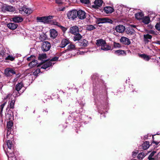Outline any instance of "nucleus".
I'll return each instance as SVG.
<instances>
[{
	"instance_id": "22",
	"label": "nucleus",
	"mask_w": 160,
	"mask_h": 160,
	"mask_svg": "<svg viewBox=\"0 0 160 160\" xmlns=\"http://www.w3.org/2000/svg\"><path fill=\"white\" fill-rule=\"evenodd\" d=\"M15 98L14 97L13 100L11 101L10 102H9V105L8 106V107L7 108V110H8V108L9 107L11 109H13L14 108V105L15 102Z\"/></svg>"
},
{
	"instance_id": "9",
	"label": "nucleus",
	"mask_w": 160,
	"mask_h": 160,
	"mask_svg": "<svg viewBox=\"0 0 160 160\" xmlns=\"http://www.w3.org/2000/svg\"><path fill=\"white\" fill-rule=\"evenodd\" d=\"M102 0H95L92 7L95 8H98L102 5Z\"/></svg>"
},
{
	"instance_id": "58",
	"label": "nucleus",
	"mask_w": 160,
	"mask_h": 160,
	"mask_svg": "<svg viewBox=\"0 0 160 160\" xmlns=\"http://www.w3.org/2000/svg\"><path fill=\"white\" fill-rule=\"evenodd\" d=\"M10 2L11 3H13L16 2V0H10Z\"/></svg>"
},
{
	"instance_id": "6",
	"label": "nucleus",
	"mask_w": 160,
	"mask_h": 160,
	"mask_svg": "<svg viewBox=\"0 0 160 160\" xmlns=\"http://www.w3.org/2000/svg\"><path fill=\"white\" fill-rule=\"evenodd\" d=\"M86 13L81 10L77 11V17L81 19H83L86 18Z\"/></svg>"
},
{
	"instance_id": "33",
	"label": "nucleus",
	"mask_w": 160,
	"mask_h": 160,
	"mask_svg": "<svg viewBox=\"0 0 160 160\" xmlns=\"http://www.w3.org/2000/svg\"><path fill=\"white\" fill-rule=\"evenodd\" d=\"M150 21V19L149 17L146 16L142 18V22L144 23L147 24L149 23Z\"/></svg>"
},
{
	"instance_id": "26",
	"label": "nucleus",
	"mask_w": 160,
	"mask_h": 160,
	"mask_svg": "<svg viewBox=\"0 0 160 160\" xmlns=\"http://www.w3.org/2000/svg\"><path fill=\"white\" fill-rule=\"evenodd\" d=\"M139 56L140 57L146 61H148L151 58L149 56L145 54H140Z\"/></svg>"
},
{
	"instance_id": "43",
	"label": "nucleus",
	"mask_w": 160,
	"mask_h": 160,
	"mask_svg": "<svg viewBox=\"0 0 160 160\" xmlns=\"http://www.w3.org/2000/svg\"><path fill=\"white\" fill-rule=\"evenodd\" d=\"M34 56L31 55V56L27 58V60L28 61H30L31 60L33 61L34 60Z\"/></svg>"
},
{
	"instance_id": "12",
	"label": "nucleus",
	"mask_w": 160,
	"mask_h": 160,
	"mask_svg": "<svg viewBox=\"0 0 160 160\" xmlns=\"http://www.w3.org/2000/svg\"><path fill=\"white\" fill-rule=\"evenodd\" d=\"M6 142L7 145L8 147L7 149V152H9L10 150H11L12 148L13 147V144L12 141L10 140H7Z\"/></svg>"
},
{
	"instance_id": "19",
	"label": "nucleus",
	"mask_w": 160,
	"mask_h": 160,
	"mask_svg": "<svg viewBox=\"0 0 160 160\" xmlns=\"http://www.w3.org/2000/svg\"><path fill=\"white\" fill-rule=\"evenodd\" d=\"M12 21L15 22H22L23 19L21 17L18 16H16L12 18Z\"/></svg>"
},
{
	"instance_id": "40",
	"label": "nucleus",
	"mask_w": 160,
	"mask_h": 160,
	"mask_svg": "<svg viewBox=\"0 0 160 160\" xmlns=\"http://www.w3.org/2000/svg\"><path fill=\"white\" fill-rule=\"evenodd\" d=\"M5 53L4 50H2L0 51V55L2 58H6V57L5 56Z\"/></svg>"
},
{
	"instance_id": "56",
	"label": "nucleus",
	"mask_w": 160,
	"mask_h": 160,
	"mask_svg": "<svg viewBox=\"0 0 160 160\" xmlns=\"http://www.w3.org/2000/svg\"><path fill=\"white\" fill-rule=\"evenodd\" d=\"M153 142L155 143L156 145H158L159 143V142H155L153 141Z\"/></svg>"
},
{
	"instance_id": "11",
	"label": "nucleus",
	"mask_w": 160,
	"mask_h": 160,
	"mask_svg": "<svg viewBox=\"0 0 160 160\" xmlns=\"http://www.w3.org/2000/svg\"><path fill=\"white\" fill-rule=\"evenodd\" d=\"M70 32L72 34L75 35L79 32L78 28L76 26L71 27L70 28Z\"/></svg>"
},
{
	"instance_id": "45",
	"label": "nucleus",
	"mask_w": 160,
	"mask_h": 160,
	"mask_svg": "<svg viewBox=\"0 0 160 160\" xmlns=\"http://www.w3.org/2000/svg\"><path fill=\"white\" fill-rule=\"evenodd\" d=\"M155 28L158 30L160 31V23H158L156 24Z\"/></svg>"
},
{
	"instance_id": "25",
	"label": "nucleus",
	"mask_w": 160,
	"mask_h": 160,
	"mask_svg": "<svg viewBox=\"0 0 160 160\" xmlns=\"http://www.w3.org/2000/svg\"><path fill=\"white\" fill-rule=\"evenodd\" d=\"M74 35L75 36H74L73 39V40L74 41H79L82 37V35H81L79 33V32Z\"/></svg>"
},
{
	"instance_id": "52",
	"label": "nucleus",
	"mask_w": 160,
	"mask_h": 160,
	"mask_svg": "<svg viewBox=\"0 0 160 160\" xmlns=\"http://www.w3.org/2000/svg\"><path fill=\"white\" fill-rule=\"evenodd\" d=\"M60 27L61 28V29H62V30L63 31V32H65L66 30H67V29L66 28H65L62 26L61 25V26H60Z\"/></svg>"
},
{
	"instance_id": "29",
	"label": "nucleus",
	"mask_w": 160,
	"mask_h": 160,
	"mask_svg": "<svg viewBox=\"0 0 160 160\" xmlns=\"http://www.w3.org/2000/svg\"><path fill=\"white\" fill-rule=\"evenodd\" d=\"M101 50L104 51H108L111 49V47L109 45H107L106 42L105 45H104L102 47H101Z\"/></svg>"
},
{
	"instance_id": "54",
	"label": "nucleus",
	"mask_w": 160,
	"mask_h": 160,
	"mask_svg": "<svg viewBox=\"0 0 160 160\" xmlns=\"http://www.w3.org/2000/svg\"><path fill=\"white\" fill-rule=\"evenodd\" d=\"M130 26L131 27L134 28L135 29H137V28H136V26L135 25L132 24Z\"/></svg>"
},
{
	"instance_id": "32",
	"label": "nucleus",
	"mask_w": 160,
	"mask_h": 160,
	"mask_svg": "<svg viewBox=\"0 0 160 160\" xmlns=\"http://www.w3.org/2000/svg\"><path fill=\"white\" fill-rule=\"evenodd\" d=\"M11 150H10V152H8V154H7V155L8 157L9 158H11V159L12 160H16V157L15 156V155L13 153H11V152H10Z\"/></svg>"
},
{
	"instance_id": "39",
	"label": "nucleus",
	"mask_w": 160,
	"mask_h": 160,
	"mask_svg": "<svg viewBox=\"0 0 160 160\" xmlns=\"http://www.w3.org/2000/svg\"><path fill=\"white\" fill-rule=\"evenodd\" d=\"M113 47L114 48H120L121 47V44L119 43L116 42H113Z\"/></svg>"
},
{
	"instance_id": "50",
	"label": "nucleus",
	"mask_w": 160,
	"mask_h": 160,
	"mask_svg": "<svg viewBox=\"0 0 160 160\" xmlns=\"http://www.w3.org/2000/svg\"><path fill=\"white\" fill-rule=\"evenodd\" d=\"M53 24L54 25H57L59 27L61 26V25L60 24V23L56 22H54Z\"/></svg>"
},
{
	"instance_id": "14",
	"label": "nucleus",
	"mask_w": 160,
	"mask_h": 160,
	"mask_svg": "<svg viewBox=\"0 0 160 160\" xmlns=\"http://www.w3.org/2000/svg\"><path fill=\"white\" fill-rule=\"evenodd\" d=\"M98 21L99 22L101 23L106 22L111 23L112 22V21L111 20L107 18H99Z\"/></svg>"
},
{
	"instance_id": "24",
	"label": "nucleus",
	"mask_w": 160,
	"mask_h": 160,
	"mask_svg": "<svg viewBox=\"0 0 160 160\" xmlns=\"http://www.w3.org/2000/svg\"><path fill=\"white\" fill-rule=\"evenodd\" d=\"M21 9L22 11H23L25 13L27 14H29L32 12V11L30 9L26 8L24 7L22 8Z\"/></svg>"
},
{
	"instance_id": "36",
	"label": "nucleus",
	"mask_w": 160,
	"mask_h": 160,
	"mask_svg": "<svg viewBox=\"0 0 160 160\" xmlns=\"http://www.w3.org/2000/svg\"><path fill=\"white\" fill-rule=\"evenodd\" d=\"M47 58V56L46 54H39L38 57V60L43 61V59Z\"/></svg>"
},
{
	"instance_id": "20",
	"label": "nucleus",
	"mask_w": 160,
	"mask_h": 160,
	"mask_svg": "<svg viewBox=\"0 0 160 160\" xmlns=\"http://www.w3.org/2000/svg\"><path fill=\"white\" fill-rule=\"evenodd\" d=\"M114 53L118 56L126 55V54L125 51L120 50L115 51L114 52Z\"/></svg>"
},
{
	"instance_id": "10",
	"label": "nucleus",
	"mask_w": 160,
	"mask_h": 160,
	"mask_svg": "<svg viewBox=\"0 0 160 160\" xmlns=\"http://www.w3.org/2000/svg\"><path fill=\"white\" fill-rule=\"evenodd\" d=\"M125 30V27L122 25L117 26L115 28V30L119 33H122Z\"/></svg>"
},
{
	"instance_id": "41",
	"label": "nucleus",
	"mask_w": 160,
	"mask_h": 160,
	"mask_svg": "<svg viewBox=\"0 0 160 160\" xmlns=\"http://www.w3.org/2000/svg\"><path fill=\"white\" fill-rule=\"evenodd\" d=\"M40 72V69H37L34 72L33 74L35 76H37L38 74Z\"/></svg>"
},
{
	"instance_id": "38",
	"label": "nucleus",
	"mask_w": 160,
	"mask_h": 160,
	"mask_svg": "<svg viewBox=\"0 0 160 160\" xmlns=\"http://www.w3.org/2000/svg\"><path fill=\"white\" fill-rule=\"evenodd\" d=\"M146 156V154L143 152L139 153L138 156V158L139 159H142Z\"/></svg>"
},
{
	"instance_id": "17",
	"label": "nucleus",
	"mask_w": 160,
	"mask_h": 160,
	"mask_svg": "<svg viewBox=\"0 0 160 160\" xmlns=\"http://www.w3.org/2000/svg\"><path fill=\"white\" fill-rule=\"evenodd\" d=\"M7 26L11 29L14 30L17 28L18 25L14 23H9L8 24Z\"/></svg>"
},
{
	"instance_id": "31",
	"label": "nucleus",
	"mask_w": 160,
	"mask_h": 160,
	"mask_svg": "<svg viewBox=\"0 0 160 160\" xmlns=\"http://www.w3.org/2000/svg\"><path fill=\"white\" fill-rule=\"evenodd\" d=\"M143 16V14L142 12H138L135 14L136 18L139 20L142 18Z\"/></svg>"
},
{
	"instance_id": "48",
	"label": "nucleus",
	"mask_w": 160,
	"mask_h": 160,
	"mask_svg": "<svg viewBox=\"0 0 160 160\" xmlns=\"http://www.w3.org/2000/svg\"><path fill=\"white\" fill-rule=\"evenodd\" d=\"M55 2L58 4H62L63 3V2L62 0H55Z\"/></svg>"
},
{
	"instance_id": "13",
	"label": "nucleus",
	"mask_w": 160,
	"mask_h": 160,
	"mask_svg": "<svg viewBox=\"0 0 160 160\" xmlns=\"http://www.w3.org/2000/svg\"><path fill=\"white\" fill-rule=\"evenodd\" d=\"M106 41L105 40L102 39H99L97 40L96 44L98 47H102V46L106 43Z\"/></svg>"
},
{
	"instance_id": "42",
	"label": "nucleus",
	"mask_w": 160,
	"mask_h": 160,
	"mask_svg": "<svg viewBox=\"0 0 160 160\" xmlns=\"http://www.w3.org/2000/svg\"><path fill=\"white\" fill-rule=\"evenodd\" d=\"M7 59L11 61H13L14 60V58L12 56H8V57L6 58Z\"/></svg>"
},
{
	"instance_id": "59",
	"label": "nucleus",
	"mask_w": 160,
	"mask_h": 160,
	"mask_svg": "<svg viewBox=\"0 0 160 160\" xmlns=\"http://www.w3.org/2000/svg\"><path fill=\"white\" fill-rule=\"evenodd\" d=\"M3 107H2V106H0V110H1V112H2L3 109Z\"/></svg>"
},
{
	"instance_id": "5",
	"label": "nucleus",
	"mask_w": 160,
	"mask_h": 160,
	"mask_svg": "<svg viewBox=\"0 0 160 160\" xmlns=\"http://www.w3.org/2000/svg\"><path fill=\"white\" fill-rule=\"evenodd\" d=\"M2 9L4 11L13 12L15 8L12 6L7 5H5L2 8Z\"/></svg>"
},
{
	"instance_id": "1",
	"label": "nucleus",
	"mask_w": 160,
	"mask_h": 160,
	"mask_svg": "<svg viewBox=\"0 0 160 160\" xmlns=\"http://www.w3.org/2000/svg\"><path fill=\"white\" fill-rule=\"evenodd\" d=\"M52 16H50L40 17H38L37 18V20L38 21L42 22L44 23H47L49 22L50 19L52 18Z\"/></svg>"
},
{
	"instance_id": "47",
	"label": "nucleus",
	"mask_w": 160,
	"mask_h": 160,
	"mask_svg": "<svg viewBox=\"0 0 160 160\" xmlns=\"http://www.w3.org/2000/svg\"><path fill=\"white\" fill-rule=\"evenodd\" d=\"M58 58L57 57H55L53 58H52L50 61H51V62L52 61H55L58 60Z\"/></svg>"
},
{
	"instance_id": "57",
	"label": "nucleus",
	"mask_w": 160,
	"mask_h": 160,
	"mask_svg": "<svg viewBox=\"0 0 160 160\" xmlns=\"http://www.w3.org/2000/svg\"><path fill=\"white\" fill-rule=\"evenodd\" d=\"M6 102H5L3 103V104H2L1 106L4 108L5 105H6Z\"/></svg>"
},
{
	"instance_id": "63",
	"label": "nucleus",
	"mask_w": 160,
	"mask_h": 160,
	"mask_svg": "<svg viewBox=\"0 0 160 160\" xmlns=\"http://www.w3.org/2000/svg\"><path fill=\"white\" fill-rule=\"evenodd\" d=\"M82 52L83 53V52H81L80 54H82V53H81Z\"/></svg>"
},
{
	"instance_id": "23",
	"label": "nucleus",
	"mask_w": 160,
	"mask_h": 160,
	"mask_svg": "<svg viewBox=\"0 0 160 160\" xmlns=\"http://www.w3.org/2000/svg\"><path fill=\"white\" fill-rule=\"evenodd\" d=\"M144 41L145 43H148L149 42L148 39H151L152 38V36L149 34H144L143 36Z\"/></svg>"
},
{
	"instance_id": "35",
	"label": "nucleus",
	"mask_w": 160,
	"mask_h": 160,
	"mask_svg": "<svg viewBox=\"0 0 160 160\" xmlns=\"http://www.w3.org/2000/svg\"><path fill=\"white\" fill-rule=\"evenodd\" d=\"M23 86L22 82H20L17 84L16 86V90L18 92L20 90Z\"/></svg>"
},
{
	"instance_id": "53",
	"label": "nucleus",
	"mask_w": 160,
	"mask_h": 160,
	"mask_svg": "<svg viewBox=\"0 0 160 160\" xmlns=\"http://www.w3.org/2000/svg\"><path fill=\"white\" fill-rule=\"evenodd\" d=\"M154 43L157 44L159 45H160V41H156L153 42Z\"/></svg>"
},
{
	"instance_id": "7",
	"label": "nucleus",
	"mask_w": 160,
	"mask_h": 160,
	"mask_svg": "<svg viewBox=\"0 0 160 160\" xmlns=\"http://www.w3.org/2000/svg\"><path fill=\"white\" fill-rule=\"evenodd\" d=\"M16 73L12 69L8 68L5 70V74L7 76H10Z\"/></svg>"
},
{
	"instance_id": "3",
	"label": "nucleus",
	"mask_w": 160,
	"mask_h": 160,
	"mask_svg": "<svg viewBox=\"0 0 160 160\" xmlns=\"http://www.w3.org/2000/svg\"><path fill=\"white\" fill-rule=\"evenodd\" d=\"M67 15L69 19H74L77 17V11L76 10H73L68 12Z\"/></svg>"
},
{
	"instance_id": "34",
	"label": "nucleus",
	"mask_w": 160,
	"mask_h": 160,
	"mask_svg": "<svg viewBox=\"0 0 160 160\" xmlns=\"http://www.w3.org/2000/svg\"><path fill=\"white\" fill-rule=\"evenodd\" d=\"M150 146L149 142L148 141L144 142L142 144V148L144 150H146L149 148Z\"/></svg>"
},
{
	"instance_id": "61",
	"label": "nucleus",
	"mask_w": 160,
	"mask_h": 160,
	"mask_svg": "<svg viewBox=\"0 0 160 160\" xmlns=\"http://www.w3.org/2000/svg\"><path fill=\"white\" fill-rule=\"evenodd\" d=\"M9 96H12V95H10V94H8V95H7V98H8V97H9Z\"/></svg>"
},
{
	"instance_id": "8",
	"label": "nucleus",
	"mask_w": 160,
	"mask_h": 160,
	"mask_svg": "<svg viewBox=\"0 0 160 160\" xmlns=\"http://www.w3.org/2000/svg\"><path fill=\"white\" fill-rule=\"evenodd\" d=\"M120 42L122 44L125 45H129L130 44V40L126 37H122L120 40Z\"/></svg>"
},
{
	"instance_id": "16",
	"label": "nucleus",
	"mask_w": 160,
	"mask_h": 160,
	"mask_svg": "<svg viewBox=\"0 0 160 160\" xmlns=\"http://www.w3.org/2000/svg\"><path fill=\"white\" fill-rule=\"evenodd\" d=\"M104 10L107 13H111L114 11V9L111 7H106L104 8Z\"/></svg>"
},
{
	"instance_id": "18",
	"label": "nucleus",
	"mask_w": 160,
	"mask_h": 160,
	"mask_svg": "<svg viewBox=\"0 0 160 160\" xmlns=\"http://www.w3.org/2000/svg\"><path fill=\"white\" fill-rule=\"evenodd\" d=\"M52 62H51V61H50L45 62L41 67V68L46 69L47 68L52 66Z\"/></svg>"
},
{
	"instance_id": "55",
	"label": "nucleus",
	"mask_w": 160,
	"mask_h": 160,
	"mask_svg": "<svg viewBox=\"0 0 160 160\" xmlns=\"http://www.w3.org/2000/svg\"><path fill=\"white\" fill-rule=\"evenodd\" d=\"M148 159L149 160H154V158L153 157H148Z\"/></svg>"
},
{
	"instance_id": "4",
	"label": "nucleus",
	"mask_w": 160,
	"mask_h": 160,
	"mask_svg": "<svg viewBox=\"0 0 160 160\" xmlns=\"http://www.w3.org/2000/svg\"><path fill=\"white\" fill-rule=\"evenodd\" d=\"M78 48L79 49L83 48L88 46V41L85 39H83L78 42Z\"/></svg>"
},
{
	"instance_id": "28",
	"label": "nucleus",
	"mask_w": 160,
	"mask_h": 160,
	"mask_svg": "<svg viewBox=\"0 0 160 160\" xmlns=\"http://www.w3.org/2000/svg\"><path fill=\"white\" fill-rule=\"evenodd\" d=\"M13 126L12 121H9L7 123V128L8 131H11Z\"/></svg>"
},
{
	"instance_id": "2",
	"label": "nucleus",
	"mask_w": 160,
	"mask_h": 160,
	"mask_svg": "<svg viewBox=\"0 0 160 160\" xmlns=\"http://www.w3.org/2000/svg\"><path fill=\"white\" fill-rule=\"evenodd\" d=\"M51 48V44L48 41H44L42 44L41 48L43 52H47Z\"/></svg>"
},
{
	"instance_id": "30",
	"label": "nucleus",
	"mask_w": 160,
	"mask_h": 160,
	"mask_svg": "<svg viewBox=\"0 0 160 160\" xmlns=\"http://www.w3.org/2000/svg\"><path fill=\"white\" fill-rule=\"evenodd\" d=\"M75 48V46L74 44H70L68 46L67 49L63 52H65L66 51H72L74 50Z\"/></svg>"
},
{
	"instance_id": "51",
	"label": "nucleus",
	"mask_w": 160,
	"mask_h": 160,
	"mask_svg": "<svg viewBox=\"0 0 160 160\" xmlns=\"http://www.w3.org/2000/svg\"><path fill=\"white\" fill-rule=\"evenodd\" d=\"M8 131V130L7 129V133L6 136H7V138H8V136L9 135H10V134H11L10 131Z\"/></svg>"
},
{
	"instance_id": "60",
	"label": "nucleus",
	"mask_w": 160,
	"mask_h": 160,
	"mask_svg": "<svg viewBox=\"0 0 160 160\" xmlns=\"http://www.w3.org/2000/svg\"><path fill=\"white\" fill-rule=\"evenodd\" d=\"M21 0H16V2H21Z\"/></svg>"
},
{
	"instance_id": "37",
	"label": "nucleus",
	"mask_w": 160,
	"mask_h": 160,
	"mask_svg": "<svg viewBox=\"0 0 160 160\" xmlns=\"http://www.w3.org/2000/svg\"><path fill=\"white\" fill-rule=\"evenodd\" d=\"M96 29V28L92 25H88L86 27V29L88 31H91Z\"/></svg>"
},
{
	"instance_id": "21",
	"label": "nucleus",
	"mask_w": 160,
	"mask_h": 160,
	"mask_svg": "<svg viewBox=\"0 0 160 160\" xmlns=\"http://www.w3.org/2000/svg\"><path fill=\"white\" fill-rule=\"evenodd\" d=\"M38 64L37 61L34 60L29 63L28 65L31 68H32L36 66H37V67H39V65Z\"/></svg>"
},
{
	"instance_id": "27",
	"label": "nucleus",
	"mask_w": 160,
	"mask_h": 160,
	"mask_svg": "<svg viewBox=\"0 0 160 160\" xmlns=\"http://www.w3.org/2000/svg\"><path fill=\"white\" fill-rule=\"evenodd\" d=\"M50 34L51 37L53 38H55L58 35L57 32L56 30L54 29L51 30Z\"/></svg>"
},
{
	"instance_id": "62",
	"label": "nucleus",
	"mask_w": 160,
	"mask_h": 160,
	"mask_svg": "<svg viewBox=\"0 0 160 160\" xmlns=\"http://www.w3.org/2000/svg\"><path fill=\"white\" fill-rule=\"evenodd\" d=\"M10 136H11L10 138H11V137H12V136H12V134H11Z\"/></svg>"
},
{
	"instance_id": "15",
	"label": "nucleus",
	"mask_w": 160,
	"mask_h": 160,
	"mask_svg": "<svg viewBox=\"0 0 160 160\" xmlns=\"http://www.w3.org/2000/svg\"><path fill=\"white\" fill-rule=\"evenodd\" d=\"M69 41L68 39H63L62 40L60 47L61 48L65 47L69 43Z\"/></svg>"
},
{
	"instance_id": "44",
	"label": "nucleus",
	"mask_w": 160,
	"mask_h": 160,
	"mask_svg": "<svg viewBox=\"0 0 160 160\" xmlns=\"http://www.w3.org/2000/svg\"><path fill=\"white\" fill-rule=\"evenodd\" d=\"M80 1L82 3L85 4L89 3V0H80Z\"/></svg>"
},
{
	"instance_id": "46",
	"label": "nucleus",
	"mask_w": 160,
	"mask_h": 160,
	"mask_svg": "<svg viewBox=\"0 0 160 160\" xmlns=\"http://www.w3.org/2000/svg\"><path fill=\"white\" fill-rule=\"evenodd\" d=\"M138 153V151H134L132 153V156L133 158H135L137 154Z\"/></svg>"
},
{
	"instance_id": "49",
	"label": "nucleus",
	"mask_w": 160,
	"mask_h": 160,
	"mask_svg": "<svg viewBox=\"0 0 160 160\" xmlns=\"http://www.w3.org/2000/svg\"><path fill=\"white\" fill-rule=\"evenodd\" d=\"M155 153H156L155 151H153L150 153L148 157H153Z\"/></svg>"
}]
</instances>
